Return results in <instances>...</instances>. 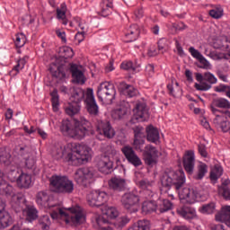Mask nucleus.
Listing matches in <instances>:
<instances>
[{
  "label": "nucleus",
  "mask_w": 230,
  "mask_h": 230,
  "mask_svg": "<svg viewBox=\"0 0 230 230\" xmlns=\"http://www.w3.org/2000/svg\"><path fill=\"white\" fill-rule=\"evenodd\" d=\"M93 150L80 143H68L64 147L60 145L52 147V157L58 161L65 155V161L72 166H82L91 161Z\"/></svg>",
  "instance_id": "f257e3e1"
},
{
  "label": "nucleus",
  "mask_w": 230,
  "mask_h": 230,
  "mask_svg": "<svg viewBox=\"0 0 230 230\" xmlns=\"http://www.w3.org/2000/svg\"><path fill=\"white\" fill-rule=\"evenodd\" d=\"M161 199H170V200H173L175 197L173 194L170 193V190L174 186L175 190L179 192V190L182 188L186 182V175L184 174V171H165L161 176Z\"/></svg>",
  "instance_id": "f03ea898"
},
{
  "label": "nucleus",
  "mask_w": 230,
  "mask_h": 230,
  "mask_svg": "<svg viewBox=\"0 0 230 230\" xmlns=\"http://www.w3.org/2000/svg\"><path fill=\"white\" fill-rule=\"evenodd\" d=\"M60 132L66 137H71L72 139H84L85 136L94 134L93 125L85 119H81L75 122L67 119H63L60 125Z\"/></svg>",
  "instance_id": "7ed1b4c3"
},
{
  "label": "nucleus",
  "mask_w": 230,
  "mask_h": 230,
  "mask_svg": "<svg viewBox=\"0 0 230 230\" xmlns=\"http://www.w3.org/2000/svg\"><path fill=\"white\" fill-rule=\"evenodd\" d=\"M49 72L53 78L59 81L66 80V78H67L71 73L74 84H80L81 85L85 84V75H84V72L78 69V66L75 64H70V66H67L66 65L51 63Z\"/></svg>",
  "instance_id": "20e7f679"
},
{
  "label": "nucleus",
  "mask_w": 230,
  "mask_h": 230,
  "mask_svg": "<svg viewBox=\"0 0 230 230\" xmlns=\"http://www.w3.org/2000/svg\"><path fill=\"white\" fill-rule=\"evenodd\" d=\"M68 212L64 211L62 208H58L51 213L53 219L62 217L66 224L74 226L75 227L81 226L85 222V214L80 206H75L67 209Z\"/></svg>",
  "instance_id": "39448f33"
},
{
  "label": "nucleus",
  "mask_w": 230,
  "mask_h": 230,
  "mask_svg": "<svg viewBox=\"0 0 230 230\" xmlns=\"http://www.w3.org/2000/svg\"><path fill=\"white\" fill-rule=\"evenodd\" d=\"M133 146L135 150L143 152L144 161L147 166H155V164H157V159L161 157V153L158 152L157 148L154 147L152 145L145 146V137H135L133 140ZM143 146H145L144 149Z\"/></svg>",
  "instance_id": "423d86ee"
},
{
  "label": "nucleus",
  "mask_w": 230,
  "mask_h": 230,
  "mask_svg": "<svg viewBox=\"0 0 230 230\" xmlns=\"http://www.w3.org/2000/svg\"><path fill=\"white\" fill-rule=\"evenodd\" d=\"M50 186L56 193L71 194L75 191V183L67 176L53 175L49 179Z\"/></svg>",
  "instance_id": "0eeeda50"
},
{
  "label": "nucleus",
  "mask_w": 230,
  "mask_h": 230,
  "mask_svg": "<svg viewBox=\"0 0 230 230\" xmlns=\"http://www.w3.org/2000/svg\"><path fill=\"white\" fill-rule=\"evenodd\" d=\"M97 98L102 103L111 105L116 98V87L114 84L111 82L102 83L97 90Z\"/></svg>",
  "instance_id": "6e6552de"
},
{
  "label": "nucleus",
  "mask_w": 230,
  "mask_h": 230,
  "mask_svg": "<svg viewBox=\"0 0 230 230\" xmlns=\"http://www.w3.org/2000/svg\"><path fill=\"white\" fill-rule=\"evenodd\" d=\"M105 155H102L97 159V168L101 173H104L105 175H109L112 172V168H114V162L111 160V156L114 157L118 154V151L111 146H107ZM111 155V156H109Z\"/></svg>",
  "instance_id": "1a4fd4ad"
},
{
  "label": "nucleus",
  "mask_w": 230,
  "mask_h": 230,
  "mask_svg": "<svg viewBox=\"0 0 230 230\" xmlns=\"http://www.w3.org/2000/svg\"><path fill=\"white\" fill-rule=\"evenodd\" d=\"M195 77L197 82H199V84L196 83L194 84L197 91H209V89H211V85L217 84V82L215 75L210 72H206L204 75L196 73Z\"/></svg>",
  "instance_id": "9d476101"
},
{
  "label": "nucleus",
  "mask_w": 230,
  "mask_h": 230,
  "mask_svg": "<svg viewBox=\"0 0 230 230\" xmlns=\"http://www.w3.org/2000/svg\"><path fill=\"white\" fill-rule=\"evenodd\" d=\"M140 201L139 195L134 191L124 193L120 200L124 209H127L129 213H137Z\"/></svg>",
  "instance_id": "9b49d317"
},
{
  "label": "nucleus",
  "mask_w": 230,
  "mask_h": 230,
  "mask_svg": "<svg viewBox=\"0 0 230 230\" xmlns=\"http://www.w3.org/2000/svg\"><path fill=\"white\" fill-rule=\"evenodd\" d=\"M0 194L6 195V197H12L11 206L12 208L15 211H19L21 209V198L13 193V187L5 181L0 182Z\"/></svg>",
  "instance_id": "f8f14e48"
},
{
  "label": "nucleus",
  "mask_w": 230,
  "mask_h": 230,
  "mask_svg": "<svg viewBox=\"0 0 230 230\" xmlns=\"http://www.w3.org/2000/svg\"><path fill=\"white\" fill-rule=\"evenodd\" d=\"M109 194L102 190H93L87 195V202L92 208H100L103 204H107Z\"/></svg>",
  "instance_id": "ddd939ff"
},
{
  "label": "nucleus",
  "mask_w": 230,
  "mask_h": 230,
  "mask_svg": "<svg viewBox=\"0 0 230 230\" xmlns=\"http://www.w3.org/2000/svg\"><path fill=\"white\" fill-rule=\"evenodd\" d=\"M84 105L90 116H98V114H100V107L96 102V99H94V92L91 88H88L86 91Z\"/></svg>",
  "instance_id": "4468645a"
},
{
  "label": "nucleus",
  "mask_w": 230,
  "mask_h": 230,
  "mask_svg": "<svg viewBox=\"0 0 230 230\" xmlns=\"http://www.w3.org/2000/svg\"><path fill=\"white\" fill-rule=\"evenodd\" d=\"M93 177H94V173L87 167L80 168L75 173V181L79 186H87Z\"/></svg>",
  "instance_id": "2eb2a0df"
},
{
  "label": "nucleus",
  "mask_w": 230,
  "mask_h": 230,
  "mask_svg": "<svg viewBox=\"0 0 230 230\" xmlns=\"http://www.w3.org/2000/svg\"><path fill=\"white\" fill-rule=\"evenodd\" d=\"M180 200H184L186 204H195L198 201L199 192L190 187L180 188L178 191Z\"/></svg>",
  "instance_id": "dca6fc26"
},
{
  "label": "nucleus",
  "mask_w": 230,
  "mask_h": 230,
  "mask_svg": "<svg viewBox=\"0 0 230 230\" xmlns=\"http://www.w3.org/2000/svg\"><path fill=\"white\" fill-rule=\"evenodd\" d=\"M121 152L124 157H126L127 161L129 162L130 164H133V166L137 167L143 164V162H141V158L137 156V155L136 154V151H134V148H132V146H124L121 148Z\"/></svg>",
  "instance_id": "f3484780"
},
{
  "label": "nucleus",
  "mask_w": 230,
  "mask_h": 230,
  "mask_svg": "<svg viewBox=\"0 0 230 230\" xmlns=\"http://www.w3.org/2000/svg\"><path fill=\"white\" fill-rule=\"evenodd\" d=\"M97 132L101 136H104L107 139H112L116 136V131L114 128L111 125V122L108 120H101L97 124Z\"/></svg>",
  "instance_id": "a211bd4d"
},
{
  "label": "nucleus",
  "mask_w": 230,
  "mask_h": 230,
  "mask_svg": "<svg viewBox=\"0 0 230 230\" xmlns=\"http://www.w3.org/2000/svg\"><path fill=\"white\" fill-rule=\"evenodd\" d=\"M133 112L137 121H146V119H148V108L145 102L137 101L135 103Z\"/></svg>",
  "instance_id": "6ab92c4d"
},
{
  "label": "nucleus",
  "mask_w": 230,
  "mask_h": 230,
  "mask_svg": "<svg viewBox=\"0 0 230 230\" xmlns=\"http://www.w3.org/2000/svg\"><path fill=\"white\" fill-rule=\"evenodd\" d=\"M176 213H178L181 218L189 220V222L198 218L197 210L191 206L183 205L177 208Z\"/></svg>",
  "instance_id": "aec40b11"
},
{
  "label": "nucleus",
  "mask_w": 230,
  "mask_h": 230,
  "mask_svg": "<svg viewBox=\"0 0 230 230\" xmlns=\"http://www.w3.org/2000/svg\"><path fill=\"white\" fill-rule=\"evenodd\" d=\"M141 29L137 24H132L124 31V42H134L139 39Z\"/></svg>",
  "instance_id": "412c9836"
},
{
  "label": "nucleus",
  "mask_w": 230,
  "mask_h": 230,
  "mask_svg": "<svg viewBox=\"0 0 230 230\" xmlns=\"http://www.w3.org/2000/svg\"><path fill=\"white\" fill-rule=\"evenodd\" d=\"M183 168L190 175L193 173V170H195V152L191 150L186 152L183 157Z\"/></svg>",
  "instance_id": "4be33fe9"
},
{
  "label": "nucleus",
  "mask_w": 230,
  "mask_h": 230,
  "mask_svg": "<svg viewBox=\"0 0 230 230\" xmlns=\"http://www.w3.org/2000/svg\"><path fill=\"white\" fill-rule=\"evenodd\" d=\"M109 187L113 191H125L127 190V181L123 178L113 177L109 181Z\"/></svg>",
  "instance_id": "5701e85b"
},
{
  "label": "nucleus",
  "mask_w": 230,
  "mask_h": 230,
  "mask_svg": "<svg viewBox=\"0 0 230 230\" xmlns=\"http://www.w3.org/2000/svg\"><path fill=\"white\" fill-rule=\"evenodd\" d=\"M217 222H225L226 226L230 227V206H224L221 210L216 214Z\"/></svg>",
  "instance_id": "b1692460"
},
{
  "label": "nucleus",
  "mask_w": 230,
  "mask_h": 230,
  "mask_svg": "<svg viewBox=\"0 0 230 230\" xmlns=\"http://www.w3.org/2000/svg\"><path fill=\"white\" fill-rule=\"evenodd\" d=\"M213 125L216 128L222 130V132H229L230 130L229 121L223 115H217L213 119Z\"/></svg>",
  "instance_id": "393cba45"
},
{
  "label": "nucleus",
  "mask_w": 230,
  "mask_h": 230,
  "mask_svg": "<svg viewBox=\"0 0 230 230\" xmlns=\"http://www.w3.org/2000/svg\"><path fill=\"white\" fill-rule=\"evenodd\" d=\"M71 96L70 102L74 103H82L84 102V98H85V91L80 87H73L70 90Z\"/></svg>",
  "instance_id": "a878e982"
},
{
  "label": "nucleus",
  "mask_w": 230,
  "mask_h": 230,
  "mask_svg": "<svg viewBox=\"0 0 230 230\" xmlns=\"http://www.w3.org/2000/svg\"><path fill=\"white\" fill-rule=\"evenodd\" d=\"M51 199V195H49L46 191H40L36 195V202L39 206H44L45 208H53V205L49 204Z\"/></svg>",
  "instance_id": "bb28decb"
},
{
  "label": "nucleus",
  "mask_w": 230,
  "mask_h": 230,
  "mask_svg": "<svg viewBox=\"0 0 230 230\" xmlns=\"http://www.w3.org/2000/svg\"><path fill=\"white\" fill-rule=\"evenodd\" d=\"M114 0H102L100 4V14L102 17H109L111 13H112V11L114 10Z\"/></svg>",
  "instance_id": "cd10ccee"
},
{
  "label": "nucleus",
  "mask_w": 230,
  "mask_h": 230,
  "mask_svg": "<svg viewBox=\"0 0 230 230\" xmlns=\"http://www.w3.org/2000/svg\"><path fill=\"white\" fill-rule=\"evenodd\" d=\"M27 222H33L39 218V210L35 206H27L23 210Z\"/></svg>",
  "instance_id": "c85d7f7f"
},
{
  "label": "nucleus",
  "mask_w": 230,
  "mask_h": 230,
  "mask_svg": "<svg viewBox=\"0 0 230 230\" xmlns=\"http://www.w3.org/2000/svg\"><path fill=\"white\" fill-rule=\"evenodd\" d=\"M127 114H128V108L120 106L119 108L112 111L111 118L116 120L125 119L127 118Z\"/></svg>",
  "instance_id": "c756f323"
},
{
  "label": "nucleus",
  "mask_w": 230,
  "mask_h": 230,
  "mask_svg": "<svg viewBox=\"0 0 230 230\" xmlns=\"http://www.w3.org/2000/svg\"><path fill=\"white\" fill-rule=\"evenodd\" d=\"M67 12V5L66 4H61L60 7L57 9V19L60 21V22L64 26H67V18L66 16V13Z\"/></svg>",
  "instance_id": "7c9ffc66"
},
{
  "label": "nucleus",
  "mask_w": 230,
  "mask_h": 230,
  "mask_svg": "<svg viewBox=\"0 0 230 230\" xmlns=\"http://www.w3.org/2000/svg\"><path fill=\"white\" fill-rule=\"evenodd\" d=\"M155 184V181L154 180L148 179H143L137 181V186H138L140 190H144L145 191H148L149 193H152V188H154Z\"/></svg>",
  "instance_id": "2f4dec72"
},
{
  "label": "nucleus",
  "mask_w": 230,
  "mask_h": 230,
  "mask_svg": "<svg viewBox=\"0 0 230 230\" xmlns=\"http://www.w3.org/2000/svg\"><path fill=\"white\" fill-rule=\"evenodd\" d=\"M146 139L150 143H157L159 140V131L154 126H149L146 128Z\"/></svg>",
  "instance_id": "473e14b6"
},
{
  "label": "nucleus",
  "mask_w": 230,
  "mask_h": 230,
  "mask_svg": "<svg viewBox=\"0 0 230 230\" xmlns=\"http://www.w3.org/2000/svg\"><path fill=\"white\" fill-rule=\"evenodd\" d=\"M127 230H150V221L146 219L138 220Z\"/></svg>",
  "instance_id": "72a5a7b5"
},
{
  "label": "nucleus",
  "mask_w": 230,
  "mask_h": 230,
  "mask_svg": "<svg viewBox=\"0 0 230 230\" xmlns=\"http://www.w3.org/2000/svg\"><path fill=\"white\" fill-rule=\"evenodd\" d=\"M80 109H82L80 104L71 102L65 107V112L67 116H75L80 112Z\"/></svg>",
  "instance_id": "f704fd0d"
},
{
  "label": "nucleus",
  "mask_w": 230,
  "mask_h": 230,
  "mask_svg": "<svg viewBox=\"0 0 230 230\" xmlns=\"http://www.w3.org/2000/svg\"><path fill=\"white\" fill-rule=\"evenodd\" d=\"M13 222V219L10 216V213L6 211L0 213V229L12 226Z\"/></svg>",
  "instance_id": "c9c22d12"
},
{
  "label": "nucleus",
  "mask_w": 230,
  "mask_h": 230,
  "mask_svg": "<svg viewBox=\"0 0 230 230\" xmlns=\"http://www.w3.org/2000/svg\"><path fill=\"white\" fill-rule=\"evenodd\" d=\"M20 188H30L31 186V175L22 173L17 179Z\"/></svg>",
  "instance_id": "e433bc0d"
},
{
  "label": "nucleus",
  "mask_w": 230,
  "mask_h": 230,
  "mask_svg": "<svg viewBox=\"0 0 230 230\" xmlns=\"http://www.w3.org/2000/svg\"><path fill=\"white\" fill-rule=\"evenodd\" d=\"M206 173H208V164H206L204 163H200L197 166V171L194 174V179L196 181H202V179H204V177H206Z\"/></svg>",
  "instance_id": "4c0bfd02"
},
{
  "label": "nucleus",
  "mask_w": 230,
  "mask_h": 230,
  "mask_svg": "<svg viewBox=\"0 0 230 230\" xmlns=\"http://www.w3.org/2000/svg\"><path fill=\"white\" fill-rule=\"evenodd\" d=\"M157 213V204L154 201H144L142 204V212L144 215H150L154 212Z\"/></svg>",
  "instance_id": "58836bf2"
},
{
  "label": "nucleus",
  "mask_w": 230,
  "mask_h": 230,
  "mask_svg": "<svg viewBox=\"0 0 230 230\" xmlns=\"http://www.w3.org/2000/svg\"><path fill=\"white\" fill-rule=\"evenodd\" d=\"M163 201L159 206H156L157 213H166V211H170L172 208H173V204L170 199L162 198Z\"/></svg>",
  "instance_id": "ea45409f"
},
{
  "label": "nucleus",
  "mask_w": 230,
  "mask_h": 230,
  "mask_svg": "<svg viewBox=\"0 0 230 230\" xmlns=\"http://www.w3.org/2000/svg\"><path fill=\"white\" fill-rule=\"evenodd\" d=\"M223 172L224 170L222 169V166L215 165L210 172V181H212L213 183L215 184V182H217V181H218V179L222 177Z\"/></svg>",
  "instance_id": "a19ab883"
},
{
  "label": "nucleus",
  "mask_w": 230,
  "mask_h": 230,
  "mask_svg": "<svg viewBox=\"0 0 230 230\" xmlns=\"http://www.w3.org/2000/svg\"><path fill=\"white\" fill-rule=\"evenodd\" d=\"M215 211H217V204L215 202L205 204L199 208V213L203 215H213Z\"/></svg>",
  "instance_id": "79ce46f5"
},
{
  "label": "nucleus",
  "mask_w": 230,
  "mask_h": 230,
  "mask_svg": "<svg viewBox=\"0 0 230 230\" xmlns=\"http://www.w3.org/2000/svg\"><path fill=\"white\" fill-rule=\"evenodd\" d=\"M50 96H51L52 109H53L54 112H58V107H60V101H59V97H58V90L54 89L50 93Z\"/></svg>",
  "instance_id": "37998d69"
},
{
  "label": "nucleus",
  "mask_w": 230,
  "mask_h": 230,
  "mask_svg": "<svg viewBox=\"0 0 230 230\" xmlns=\"http://www.w3.org/2000/svg\"><path fill=\"white\" fill-rule=\"evenodd\" d=\"M209 15L212 19H222L224 16V9L222 6L217 5L209 11Z\"/></svg>",
  "instance_id": "c03bdc74"
},
{
  "label": "nucleus",
  "mask_w": 230,
  "mask_h": 230,
  "mask_svg": "<svg viewBox=\"0 0 230 230\" xmlns=\"http://www.w3.org/2000/svg\"><path fill=\"white\" fill-rule=\"evenodd\" d=\"M214 107H217L218 109H230V102L227 99L219 98L215 99L213 101Z\"/></svg>",
  "instance_id": "a18cd8bd"
},
{
  "label": "nucleus",
  "mask_w": 230,
  "mask_h": 230,
  "mask_svg": "<svg viewBox=\"0 0 230 230\" xmlns=\"http://www.w3.org/2000/svg\"><path fill=\"white\" fill-rule=\"evenodd\" d=\"M123 87V93L126 94V96H128V98H134V96H137V89H136L134 86L124 84Z\"/></svg>",
  "instance_id": "49530a36"
},
{
  "label": "nucleus",
  "mask_w": 230,
  "mask_h": 230,
  "mask_svg": "<svg viewBox=\"0 0 230 230\" xmlns=\"http://www.w3.org/2000/svg\"><path fill=\"white\" fill-rule=\"evenodd\" d=\"M187 28L188 25L184 24L182 22H180L178 23H172L169 30L172 35H175L178 31H183V30H186Z\"/></svg>",
  "instance_id": "de8ad7c7"
},
{
  "label": "nucleus",
  "mask_w": 230,
  "mask_h": 230,
  "mask_svg": "<svg viewBox=\"0 0 230 230\" xmlns=\"http://www.w3.org/2000/svg\"><path fill=\"white\" fill-rule=\"evenodd\" d=\"M40 226L42 230H49V226H51V220L49 216L45 215L39 219Z\"/></svg>",
  "instance_id": "09e8293b"
},
{
  "label": "nucleus",
  "mask_w": 230,
  "mask_h": 230,
  "mask_svg": "<svg viewBox=\"0 0 230 230\" xmlns=\"http://www.w3.org/2000/svg\"><path fill=\"white\" fill-rule=\"evenodd\" d=\"M14 44L16 48H22L26 44V36L23 33H18L15 35Z\"/></svg>",
  "instance_id": "8fccbe9b"
},
{
  "label": "nucleus",
  "mask_w": 230,
  "mask_h": 230,
  "mask_svg": "<svg viewBox=\"0 0 230 230\" xmlns=\"http://www.w3.org/2000/svg\"><path fill=\"white\" fill-rule=\"evenodd\" d=\"M28 56H25L22 58H20L17 61V65L14 66V71H16L17 73H19V71H21V69H24V66H26V62H28Z\"/></svg>",
  "instance_id": "3c124183"
},
{
  "label": "nucleus",
  "mask_w": 230,
  "mask_h": 230,
  "mask_svg": "<svg viewBox=\"0 0 230 230\" xmlns=\"http://www.w3.org/2000/svg\"><path fill=\"white\" fill-rule=\"evenodd\" d=\"M62 57L63 58H73L75 57V52L73 51V49L69 47H65L62 49Z\"/></svg>",
  "instance_id": "603ef678"
},
{
  "label": "nucleus",
  "mask_w": 230,
  "mask_h": 230,
  "mask_svg": "<svg viewBox=\"0 0 230 230\" xmlns=\"http://www.w3.org/2000/svg\"><path fill=\"white\" fill-rule=\"evenodd\" d=\"M105 215L108 217V218H116L118 217L119 212L116 208L110 207L106 209Z\"/></svg>",
  "instance_id": "864d4df0"
},
{
  "label": "nucleus",
  "mask_w": 230,
  "mask_h": 230,
  "mask_svg": "<svg viewBox=\"0 0 230 230\" xmlns=\"http://www.w3.org/2000/svg\"><path fill=\"white\" fill-rule=\"evenodd\" d=\"M199 62V69H211V63H209V61H208V59H206V58H204V56L198 59Z\"/></svg>",
  "instance_id": "5fc2aeb1"
},
{
  "label": "nucleus",
  "mask_w": 230,
  "mask_h": 230,
  "mask_svg": "<svg viewBox=\"0 0 230 230\" xmlns=\"http://www.w3.org/2000/svg\"><path fill=\"white\" fill-rule=\"evenodd\" d=\"M10 163V154L6 151L0 152V164H8Z\"/></svg>",
  "instance_id": "6e6d98bb"
},
{
  "label": "nucleus",
  "mask_w": 230,
  "mask_h": 230,
  "mask_svg": "<svg viewBox=\"0 0 230 230\" xmlns=\"http://www.w3.org/2000/svg\"><path fill=\"white\" fill-rule=\"evenodd\" d=\"M208 57L212 58V60H223V58H227L226 54L218 53L217 51L209 52Z\"/></svg>",
  "instance_id": "4d7b16f0"
},
{
  "label": "nucleus",
  "mask_w": 230,
  "mask_h": 230,
  "mask_svg": "<svg viewBox=\"0 0 230 230\" xmlns=\"http://www.w3.org/2000/svg\"><path fill=\"white\" fill-rule=\"evenodd\" d=\"M134 137H145V128L141 126H136L134 128Z\"/></svg>",
  "instance_id": "13d9d810"
},
{
  "label": "nucleus",
  "mask_w": 230,
  "mask_h": 230,
  "mask_svg": "<svg viewBox=\"0 0 230 230\" xmlns=\"http://www.w3.org/2000/svg\"><path fill=\"white\" fill-rule=\"evenodd\" d=\"M120 67H121V69H124L125 71H130V69L132 71H136V68L134 67V65H133L132 61L123 62L120 65Z\"/></svg>",
  "instance_id": "bf43d9fd"
},
{
  "label": "nucleus",
  "mask_w": 230,
  "mask_h": 230,
  "mask_svg": "<svg viewBox=\"0 0 230 230\" xmlns=\"http://www.w3.org/2000/svg\"><path fill=\"white\" fill-rule=\"evenodd\" d=\"M189 51H190V55H191V57H193V58H196L197 60H199V59H201L204 56H202L201 54H200V52L199 51V50H197L195 48H193V47H190V49H189Z\"/></svg>",
  "instance_id": "052dcab7"
},
{
  "label": "nucleus",
  "mask_w": 230,
  "mask_h": 230,
  "mask_svg": "<svg viewBox=\"0 0 230 230\" xmlns=\"http://www.w3.org/2000/svg\"><path fill=\"white\" fill-rule=\"evenodd\" d=\"M130 222V218H128V217L124 216L121 217L118 219V226L119 227H125V226H127V224H128Z\"/></svg>",
  "instance_id": "680f3d73"
},
{
  "label": "nucleus",
  "mask_w": 230,
  "mask_h": 230,
  "mask_svg": "<svg viewBox=\"0 0 230 230\" xmlns=\"http://www.w3.org/2000/svg\"><path fill=\"white\" fill-rule=\"evenodd\" d=\"M158 51H160V53H165V51H168V45L164 43V40H160L158 41Z\"/></svg>",
  "instance_id": "e2e57ef3"
},
{
  "label": "nucleus",
  "mask_w": 230,
  "mask_h": 230,
  "mask_svg": "<svg viewBox=\"0 0 230 230\" xmlns=\"http://www.w3.org/2000/svg\"><path fill=\"white\" fill-rule=\"evenodd\" d=\"M198 150L201 157H208V151L206 150V146L204 144H199L198 146Z\"/></svg>",
  "instance_id": "0e129e2a"
},
{
  "label": "nucleus",
  "mask_w": 230,
  "mask_h": 230,
  "mask_svg": "<svg viewBox=\"0 0 230 230\" xmlns=\"http://www.w3.org/2000/svg\"><path fill=\"white\" fill-rule=\"evenodd\" d=\"M228 90L229 86L226 84H219L214 88V91H216V93H227Z\"/></svg>",
  "instance_id": "69168bd1"
},
{
  "label": "nucleus",
  "mask_w": 230,
  "mask_h": 230,
  "mask_svg": "<svg viewBox=\"0 0 230 230\" xmlns=\"http://www.w3.org/2000/svg\"><path fill=\"white\" fill-rule=\"evenodd\" d=\"M143 8H138L134 12L136 21H139V19L143 18L144 15Z\"/></svg>",
  "instance_id": "338daca9"
},
{
  "label": "nucleus",
  "mask_w": 230,
  "mask_h": 230,
  "mask_svg": "<svg viewBox=\"0 0 230 230\" xmlns=\"http://www.w3.org/2000/svg\"><path fill=\"white\" fill-rule=\"evenodd\" d=\"M222 193H223V197L226 199V200H230V190L229 188L227 187H222Z\"/></svg>",
  "instance_id": "774afa93"
}]
</instances>
